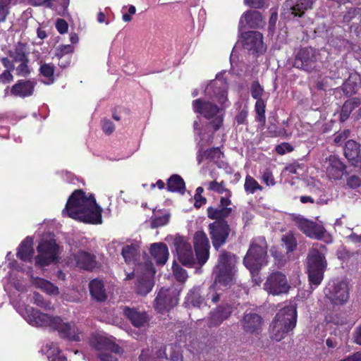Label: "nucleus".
<instances>
[{"instance_id": "f257e3e1", "label": "nucleus", "mask_w": 361, "mask_h": 361, "mask_svg": "<svg viewBox=\"0 0 361 361\" xmlns=\"http://www.w3.org/2000/svg\"><path fill=\"white\" fill-rule=\"evenodd\" d=\"M102 212L93 195L87 197L83 190H76L69 197L62 215L85 223L98 224L102 221Z\"/></svg>"}, {"instance_id": "f03ea898", "label": "nucleus", "mask_w": 361, "mask_h": 361, "mask_svg": "<svg viewBox=\"0 0 361 361\" xmlns=\"http://www.w3.org/2000/svg\"><path fill=\"white\" fill-rule=\"evenodd\" d=\"M23 317L33 326H49L56 330L61 338L73 341H79L81 339L82 332L75 324L65 322L60 317H51L31 307L25 308Z\"/></svg>"}, {"instance_id": "7ed1b4c3", "label": "nucleus", "mask_w": 361, "mask_h": 361, "mask_svg": "<svg viewBox=\"0 0 361 361\" xmlns=\"http://www.w3.org/2000/svg\"><path fill=\"white\" fill-rule=\"evenodd\" d=\"M297 323V310L294 305L281 308L276 314L270 325L271 338L280 341L293 331Z\"/></svg>"}, {"instance_id": "20e7f679", "label": "nucleus", "mask_w": 361, "mask_h": 361, "mask_svg": "<svg viewBox=\"0 0 361 361\" xmlns=\"http://www.w3.org/2000/svg\"><path fill=\"white\" fill-rule=\"evenodd\" d=\"M237 258L231 252L223 250L219 255L216 265L213 270L215 284L227 286L234 280L236 272Z\"/></svg>"}, {"instance_id": "39448f33", "label": "nucleus", "mask_w": 361, "mask_h": 361, "mask_svg": "<svg viewBox=\"0 0 361 361\" xmlns=\"http://www.w3.org/2000/svg\"><path fill=\"white\" fill-rule=\"evenodd\" d=\"M267 262V243L265 238L259 236L252 239L243 259L245 266L251 272H255Z\"/></svg>"}, {"instance_id": "423d86ee", "label": "nucleus", "mask_w": 361, "mask_h": 361, "mask_svg": "<svg viewBox=\"0 0 361 361\" xmlns=\"http://www.w3.org/2000/svg\"><path fill=\"white\" fill-rule=\"evenodd\" d=\"M326 247L316 243L310 250L307 257L308 277L311 285L318 286L323 280L326 262L323 250Z\"/></svg>"}, {"instance_id": "0eeeda50", "label": "nucleus", "mask_w": 361, "mask_h": 361, "mask_svg": "<svg viewBox=\"0 0 361 361\" xmlns=\"http://www.w3.org/2000/svg\"><path fill=\"white\" fill-rule=\"evenodd\" d=\"M90 343L97 351V356L100 361H118L117 355L121 353V348L106 337L93 334Z\"/></svg>"}, {"instance_id": "6e6552de", "label": "nucleus", "mask_w": 361, "mask_h": 361, "mask_svg": "<svg viewBox=\"0 0 361 361\" xmlns=\"http://www.w3.org/2000/svg\"><path fill=\"white\" fill-rule=\"evenodd\" d=\"M192 108L195 112L202 114L207 119H212L209 126L214 131L219 130L222 124L223 118L216 104L197 99L192 102Z\"/></svg>"}, {"instance_id": "1a4fd4ad", "label": "nucleus", "mask_w": 361, "mask_h": 361, "mask_svg": "<svg viewBox=\"0 0 361 361\" xmlns=\"http://www.w3.org/2000/svg\"><path fill=\"white\" fill-rule=\"evenodd\" d=\"M326 298L334 305H343L349 298V288L345 281L334 280L324 289Z\"/></svg>"}, {"instance_id": "9d476101", "label": "nucleus", "mask_w": 361, "mask_h": 361, "mask_svg": "<svg viewBox=\"0 0 361 361\" xmlns=\"http://www.w3.org/2000/svg\"><path fill=\"white\" fill-rule=\"evenodd\" d=\"M208 231L213 247L218 250L226 243L231 227L227 221H214L209 224Z\"/></svg>"}, {"instance_id": "9b49d317", "label": "nucleus", "mask_w": 361, "mask_h": 361, "mask_svg": "<svg viewBox=\"0 0 361 361\" xmlns=\"http://www.w3.org/2000/svg\"><path fill=\"white\" fill-rule=\"evenodd\" d=\"M38 255L35 258L36 264L44 267L50 264L57 257L59 245L56 240H42L37 246Z\"/></svg>"}, {"instance_id": "f8f14e48", "label": "nucleus", "mask_w": 361, "mask_h": 361, "mask_svg": "<svg viewBox=\"0 0 361 361\" xmlns=\"http://www.w3.org/2000/svg\"><path fill=\"white\" fill-rule=\"evenodd\" d=\"M173 243L178 261L183 266L193 267L197 259L195 257L190 243L185 238L179 235L174 238Z\"/></svg>"}, {"instance_id": "ddd939ff", "label": "nucleus", "mask_w": 361, "mask_h": 361, "mask_svg": "<svg viewBox=\"0 0 361 361\" xmlns=\"http://www.w3.org/2000/svg\"><path fill=\"white\" fill-rule=\"evenodd\" d=\"M179 292L174 288H162L154 300V307L159 312H164L174 307L178 302Z\"/></svg>"}, {"instance_id": "4468645a", "label": "nucleus", "mask_w": 361, "mask_h": 361, "mask_svg": "<svg viewBox=\"0 0 361 361\" xmlns=\"http://www.w3.org/2000/svg\"><path fill=\"white\" fill-rule=\"evenodd\" d=\"M231 197L224 196L220 198L216 206L209 207L207 209V216L215 221H226L235 212Z\"/></svg>"}, {"instance_id": "2eb2a0df", "label": "nucleus", "mask_w": 361, "mask_h": 361, "mask_svg": "<svg viewBox=\"0 0 361 361\" xmlns=\"http://www.w3.org/2000/svg\"><path fill=\"white\" fill-rule=\"evenodd\" d=\"M264 288L269 293L278 295L287 293L290 286L286 276L279 271L273 272L267 279L264 283Z\"/></svg>"}, {"instance_id": "dca6fc26", "label": "nucleus", "mask_w": 361, "mask_h": 361, "mask_svg": "<svg viewBox=\"0 0 361 361\" xmlns=\"http://www.w3.org/2000/svg\"><path fill=\"white\" fill-rule=\"evenodd\" d=\"M243 47L250 54L254 55L262 54L266 51L263 42V36L259 32L249 31L242 35Z\"/></svg>"}, {"instance_id": "f3484780", "label": "nucleus", "mask_w": 361, "mask_h": 361, "mask_svg": "<svg viewBox=\"0 0 361 361\" xmlns=\"http://www.w3.org/2000/svg\"><path fill=\"white\" fill-rule=\"evenodd\" d=\"M193 245L197 263L202 266L209 257L210 244L207 234L202 231H197L193 236Z\"/></svg>"}, {"instance_id": "a211bd4d", "label": "nucleus", "mask_w": 361, "mask_h": 361, "mask_svg": "<svg viewBox=\"0 0 361 361\" xmlns=\"http://www.w3.org/2000/svg\"><path fill=\"white\" fill-rule=\"evenodd\" d=\"M145 271L142 275H137V280L135 283L134 290L135 293L140 295L148 294L154 286L152 276L156 271L151 262H147L145 265Z\"/></svg>"}, {"instance_id": "6ab92c4d", "label": "nucleus", "mask_w": 361, "mask_h": 361, "mask_svg": "<svg viewBox=\"0 0 361 361\" xmlns=\"http://www.w3.org/2000/svg\"><path fill=\"white\" fill-rule=\"evenodd\" d=\"M294 221L300 231L307 237L322 240L326 235V232L324 228L312 221L300 216L295 217Z\"/></svg>"}, {"instance_id": "aec40b11", "label": "nucleus", "mask_w": 361, "mask_h": 361, "mask_svg": "<svg viewBox=\"0 0 361 361\" xmlns=\"http://www.w3.org/2000/svg\"><path fill=\"white\" fill-rule=\"evenodd\" d=\"M316 1L298 0L294 2L293 0H286L282 6L283 13L288 18L302 17L307 10L312 8V6Z\"/></svg>"}, {"instance_id": "412c9836", "label": "nucleus", "mask_w": 361, "mask_h": 361, "mask_svg": "<svg viewBox=\"0 0 361 361\" xmlns=\"http://www.w3.org/2000/svg\"><path fill=\"white\" fill-rule=\"evenodd\" d=\"M316 61L315 50L312 47H306L301 49L298 52L293 61V66L297 68L310 72L315 68Z\"/></svg>"}, {"instance_id": "4be33fe9", "label": "nucleus", "mask_w": 361, "mask_h": 361, "mask_svg": "<svg viewBox=\"0 0 361 361\" xmlns=\"http://www.w3.org/2000/svg\"><path fill=\"white\" fill-rule=\"evenodd\" d=\"M69 262L72 266L87 271H92L97 265L95 256L83 250L73 254L70 257Z\"/></svg>"}, {"instance_id": "5701e85b", "label": "nucleus", "mask_w": 361, "mask_h": 361, "mask_svg": "<svg viewBox=\"0 0 361 361\" xmlns=\"http://www.w3.org/2000/svg\"><path fill=\"white\" fill-rule=\"evenodd\" d=\"M344 155L353 166L357 168V172L361 174L360 146L355 141L350 140L344 147Z\"/></svg>"}, {"instance_id": "b1692460", "label": "nucleus", "mask_w": 361, "mask_h": 361, "mask_svg": "<svg viewBox=\"0 0 361 361\" xmlns=\"http://www.w3.org/2000/svg\"><path fill=\"white\" fill-rule=\"evenodd\" d=\"M326 164H327L326 166V176L330 179L340 180L343 177L345 166L338 157L335 155L329 156Z\"/></svg>"}, {"instance_id": "393cba45", "label": "nucleus", "mask_w": 361, "mask_h": 361, "mask_svg": "<svg viewBox=\"0 0 361 361\" xmlns=\"http://www.w3.org/2000/svg\"><path fill=\"white\" fill-rule=\"evenodd\" d=\"M140 255V243L137 240H128L123 246L121 255L126 264H135Z\"/></svg>"}, {"instance_id": "a878e982", "label": "nucleus", "mask_w": 361, "mask_h": 361, "mask_svg": "<svg viewBox=\"0 0 361 361\" xmlns=\"http://www.w3.org/2000/svg\"><path fill=\"white\" fill-rule=\"evenodd\" d=\"M231 313L232 308L228 305L217 307L214 311L210 312L207 319V326L209 327L219 326L231 316Z\"/></svg>"}, {"instance_id": "bb28decb", "label": "nucleus", "mask_w": 361, "mask_h": 361, "mask_svg": "<svg viewBox=\"0 0 361 361\" xmlns=\"http://www.w3.org/2000/svg\"><path fill=\"white\" fill-rule=\"evenodd\" d=\"M262 318L254 312L245 313L241 320L243 330L247 333H258L261 329Z\"/></svg>"}, {"instance_id": "cd10ccee", "label": "nucleus", "mask_w": 361, "mask_h": 361, "mask_svg": "<svg viewBox=\"0 0 361 361\" xmlns=\"http://www.w3.org/2000/svg\"><path fill=\"white\" fill-rule=\"evenodd\" d=\"M223 85V81H212L205 88V95L209 98H216L219 103L224 104L226 100V92Z\"/></svg>"}, {"instance_id": "c85d7f7f", "label": "nucleus", "mask_w": 361, "mask_h": 361, "mask_svg": "<svg viewBox=\"0 0 361 361\" xmlns=\"http://www.w3.org/2000/svg\"><path fill=\"white\" fill-rule=\"evenodd\" d=\"M36 82L31 80H20L13 85L11 94L14 97H27L32 95Z\"/></svg>"}, {"instance_id": "c756f323", "label": "nucleus", "mask_w": 361, "mask_h": 361, "mask_svg": "<svg viewBox=\"0 0 361 361\" xmlns=\"http://www.w3.org/2000/svg\"><path fill=\"white\" fill-rule=\"evenodd\" d=\"M123 312L132 324L136 327L145 326L148 323V317L144 312H138L134 308L128 307H125Z\"/></svg>"}, {"instance_id": "7c9ffc66", "label": "nucleus", "mask_w": 361, "mask_h": 361, "mask_svg": "<svg viewBox=\"0 0 361 361\" xmlns=\"http://www.w3.org/2000/svg\"><path fill=\"white\" fill-rule=\"evenodd\" d=\"M262 23V16L259 11H247L241 16L239 26L243 27L247 25L252 28H257L260 27Z\"/></svg>"}, {"instance_id": "2f4dec72", "label": "nucleus", "mask_w": 361, "mask_h": 361, "mask_svg": "<svg viewBox=\"0 0 361 361\" xmlns=\"http://www.w3.org/2000/svg\"><path fill=\"white\" fill-rule=\"evenodd\" d=\"M150 253L157 264L164 265L169 258V250L163 243H153L150 247Z\"/></svg>"}, {"instance_id": "473e14b6", "label": "nucleus", "mask_w": 361, "mask_h": 361, "mask_svg": "<svg viewBox=\"0 0 361 361\" xmlns=\"http://www.w3.org/2000/svg\"><path fill=\"white\" fill-rule=\"evenodd\" d=\"M197 147V161L199 165L201 164L204 160L214 161L220 159L222 154L219 147H212L204 150L202 145H198Z\"/></svg>"}, {"instance_id": "72a5a7b5", "label": "nucleus", "mask_w": 361, "mask_h": 361, "mask_svg": "<svg viewBox=\"0 0 361 361\" xmlns=\"http://www.w3.org/2000/svg\"><path fill=\"white\" fill-rule=\"evenodd\" d=\"M34 254L32 248V239L27 237L20 245L18 252L17 257L24 262L31 261Z\"/></svg>"}, {"instance_id": "f704fd0d", "label": "nucleus", "mask_w": 361, "mask_h": 361, "mask_svg": "<svg viewBox=\"0 0 361 361\" xmlns=\"http://www.w3.org/2000/svg\"><path fill=\"white\" fill-rule=\"evenodd\" d=\"M360 85V77L357 73L350 74L343 84V92L345 95L351 96L355 94Z\"/></svg>"}, {"instance_id": "c9c22d12", "label": "nucleus", "mask_w": 361, "mask_h": 361, "mask_svg": "<svg viewBox=\"0 0 361 361\" xmlns=\"http://www.w3.org/2000/svg\"><path fill=\"white\" fill-rule=\"evenodd\" d=\"M89 287L92 297L96 300L102 302L106 299V294L102 281L94 279L90 283Z\"/></svg>"}, {"instance_id": "e433bc0d", "label": "nucleus", "mask_w": 361, "mask_h": 361, "mask_svg": "<svg viewBox=\"0 0 361 361\" xmlns=\"http://www.w3.org/2000/svg\"><path fill=\"white\" fill-rule=\"evenodd\" d=\"M167 190L172 192H178L184 194L185 191V185L183 179L177 174L172 175L167 180Z\"/></svg>"}, {"instance_id": "4c0bfd02", "label": "nucleus", "mask_w": 361, "mask_h": 361, "mask_svg": "<svg viewBox=\"0 0 361 361\" xmlns=\"http://www.w3.org/2000/svg\"><path fill=\"white\" fill-rule=\"evenodd\" d=\"M32 282L37 288L42 290L49 295H56L59 293L57 286L44 279L32 277Z\"/></svg>"}, {"instance_id": "58836bf2", "label": "nucleus", "mask_w": 361, "mask_h": 361, "mask_svg": "<svg viewBox=\"0 0 361 361\" xmlns=\"http://www.w3.org/2000/svg\"><path fill=\"white\" fill-rule=\"evenodd\" d=\"M361 104L360 99L352 98L345 101L342 106L340 114L341 122H345L350 116L351 112Z\"/></svg>"}, {"instance_id": "ea45409f", "label": "nucleus", "mask_w": 361, "mask_h": 361, "mask_svg": "<svg viewBox=\"0 0 361 361\" xmlns=\"http://www.w3.org/2000/svg\"><path fill=\"white\" fill-rule=\"evenodd\" d=\"M39 72V75L45 78V80L44 81V84L51 85L54 82L55 66L54 64L50 63H42L41 61Z\"/></svg>"}, {"instance_id": "a19ab883", "label": "nucleus", "mask_w": 361, "mask_h": 361, "mask_svg": "<svg viewBox=\"0 0 361 361\" xmlns=\"http://www.w3.org/2000/svg\"><path fill=\"white\" fill-rule=\"evenodd\" d=\"M45 350L49 361H67L66 358L61 354L56 343L53 342L47 343Z\"/></svg>"}, {"instance_id": "79ce46f5", "label": "nucleus", "mask_w": 361, "mask_h": 361, "mask_svg": "<svg viewBox=\"0 0 361 361\" xmlns=\"http://www.w3.org/2000/svg\"><path fill=\"white\" fill-rule=\"evenodd\" d=\"M147 351H142L140 355V361H166L168 359V353H166V346H159L154 348V357L152 360H145V356Z\"/></svg>"}, {"instance_id": "37998d69", "label": "nucleus", "mask_w": 361, "mask_h": 361, "mask_svg": "<svg viewBox=\"0 0 361 361\" xmlns=\"http://www.w3.org/2000/svg\"><path fill=\"white\" fill-rule=\"evenodd\" d=\"M28 52L27 51V46L22 42H18L15 46V49L11 56L15 62L25 61L28 59Z\"/></svg>"}, {"instance_id": "c03bdc74", "label": "nucleus", "mask_w": 361, "mask_h": 361, "mask_svg": "<svg viewBox=\"0 0 361 361\" xmlns=\"http://www.w3.org/2000/svg\"><path fill=\"white\" fill-rule=\"evenodd\" d=\"M281 242L288 252L294 251L298 245L296 238L292 232L283 234L281 237Z\"/></svg>"}, {"instance_id": "a18cd8bd", "label": "nucleus", "mask_w": 361, "mask_h": 361, "mask_svg": "<svg viewBox=\"0 0 361 361\" xmlns=\"http://www.w3.org/2000/svg\"><path fill=\"white\" fill-rule=\"evenodd\" d=\"M203 302V298L196 289L191 290L185 298V302L188 305H192L193 307H200Z\"/></svg>"}, {"instance_id": "49530a36", "label": "nucleus", "mask_w": 361, "mask_h": 361, "mask_svg": "<svg viewBox=\"0 0 361 361\" xmlns=\"http://www.w3.org/2000/svg\"><path fill=\"white\" fill-rule=\"evenodd\" d=\"M265 109L266 102L264 100L256 101L255 104V119L262 125H264L266 122Z\"/></svg>"}, {"instance_id": "de8ad7c7", "label": "nucleus", "mask_w": 361, "mask_h": 361, "mask_svg": "<svg viewBox=\"0 0 361 361\" xmlns=\"http://www.w3.org/2000/svg\"><path fill=\"white\" fill-rule=\"evenodd\" d=\"M207 189L219 194L225 193V196L231 197V192L225 187L224 183L213 180L207 184Z\"/></svg>"}, {"instance_id": "09e8293b", "label": "nucleus", "mask_w": 361, "mask_h": 361, "mask_svg": "<svg viewBox=\"0 0 361 361\" xmlns=\"http://www.w3.org/2000/svg\"><path fill=\"white\" fill-rule=\"evenodd\" d=\"M244 188L247 194H254L257 190H262V187L250 176L245 177Z\"/></svg>"}, {"instance_id": "8fccbe9b", "label": "nucleus", "mask_w": 361, "mask_h": 361, "mask_svg": "<svg viewBox=\"0 0 361 361\" xmlns=\"http://www.w3.org/2000/svg\"><path fill=\"white\" fill-rule=\"evenodd\" d=\"M250 93L253 99L256 101H263V97L265 94L263 87L259 84L257 80L254 81L251 84Z\"/></svg>"}, {"instance_id": "3c124183", "label": "nucleus", "mask_w": 361, "mask_h": 361, "mask_svg": "<svg viewBox=\"0 0 361 361\" xmlns=\"http://www.w3.org/2000/svg\"><path fill=\"white\" fill-rule=\"evenodd\" d=\"M32 302L36 305L44 308L47 310H51L53 309V306L49 301H47L44 298L38 293L35 292L32 295Z\"/></svg>"}, {"instance_id": "603ef678", "label": "nucleus", "mask_w": 361, "mask_h": 361, "mask_svg": "<svg viewBox=\"0 0 361 361\" xmlns=\"http://www.w3.org/2000/svg\"><path fill=\"white\" fill-rule=\"evenodd\" d=\"M73 51V48L71 45H59L56 49L55 56L59 60L63 59L66 56H70L68 54Z\"/></svg>"}, {"instance_id": "864d4df0", "label": "nucleus", "mask_w": 361, "mask_h": 361, "mask_svg": "<svg viewBox=\"0 0 361 361\" xmlns=\"http://www.w3.org/2000/svg\"><path fill=\"white\" fill-rule=\"evenodd\" d=\"M170 215L165 214L162 216H154L152 219V227L158 228L166 225L169 221Z\"/></svg>"}, {"instance_id": "5fc2aeb1", "label": "nucleus", "mask_w": 361, "mask_h": 361, "mask_svg": "<svg viewBox=\"0 0 361 361\" xmlns=\"http://www.w3.org/2000/svg\"><path fill=\"white\" fill-rule=\"evenodd\" d=\"M20 64L16 68V74L18 76L25 77L30 73V68L28 66L29 59L25 61H18Z\"/></svg>"}, {"instance_id": "6e6d98bb", "label": "nucleus", "mask_w": 361, "mask_h": 361, "mask_svg": "<svg viewBox=\"0 0 361 361\" xmlns=\"http://www.w3.org/2000/svg\"><path fill=\"white\" fill-rule=\"evenodd\" d=\"M173 273L176 280L179 282H185L188 278L186 270L179 265L176 264L173 266Z\"/></svg>"}, {"instance_id": "4d7b16f0", "label": "nucleus", "mask_w": 361, "mask_h": 361, "mask_svg": "<svg viewBox=\"0 0 361 361\" xmlns=\"http://www.w3.org/2000/svg\"><path fill=\"white\" fill-rule=\"evenodd\" d=\"M169 351L166 361H183L182 354L176 347L170 345Z\"/></svg>"}, {"instance_id": "13d9d810", "label": "nucleus", "mask_w": 361, "mask_h": 361, "mask_svg": "<svg viewBox=\"0 0 361 361\" xmlns=\"http://www.w3.org/2000/svg\"><path fill=\"white\" fill-rule=\"evenodd\" d=\"M248 115V111L246 107L241 109L235 116V121L238 125H243L247 123V118Z\"/></svg>"}, {"instance_id": "bf43d9fd", "label": "nucleus", "mask_w": 361, "mask_h": 361, "mask_svg": "<svg viewBox=\"0 0 361 361\" xmlns=\"http://www.w3.org/2000/svg\"><path fill=\"white\" fill-rule=\"evenodd\" d=\"M276 152L279 154H284L286 152H290L293 150V147L287 142L278 145L275 148Z\"/></svg>"}, {"instance_id": "052dcab7", "label": "nucleus", "mask_w": 361, "mask_h": 361, "mask_svg": "<svg viewBox=\"0 0 361 361\" xmlns=\"http://www.w3.org/2000/svg\"><path fill=\"white\" fill-rule=\"evenodd\" d=\"M102 130L106 134L110 135L114 131L115 126L112 121L104 118L102 121Z\"/></svg>"}, {"instance_id": "680f3d73", "label": "nucleus", "mask_w": 361, "mask_h": 361, "mask_svg": "<svg viewBox=\"0 0 361 361\" xmlns=\"http://www.w3.org/2000/svg\"><path fill=\"white\" fill-rule=\"evenodd\" d=\"M219 284H215L214 282L213 286L209 288V292L207 294V298L210 299L214 303L217 302L219 300V294L216 292V286Z\"/></svg>"}, {"instance_id": "e2e57ef3", "label": "nucleus", "mask_w": 361, "mask_h": 361, "mask_svg": "<svg viewBox=\"0 0 361 361\" xmlns=\"http://www.w3.org/2000/svg\"><path fill=\"white\" fill-rule=\"evenodd\" d=\"M350 135V130H345L341 133H337L334 137V142L336 145H341L343 141H345Z\"/></svg>"}, {"instance_id": "0e129e2a", "label": "nucleus", "mask_w": 361, "mask_h": 361, "mask_svg": "<svg viewBox=\"0 0 361 361\" xmlns=\"http://www.w3.org/2000/svg\"><path fill=\"white\" fill-rule=\"evenodd\" d=\"M68 23L63 19H58L56 23V28L61 34H64L68 31Z\"/></svg>"}, {"instance_id": "69168bd1", "label": "nucleus", "mask_w": 361, "mask_h": 361, "mask_svg": "<svg viewBox=\"0 0 361 361\" xmlns=\"http://www.w3.org/2000/svg\"><path fill=\"white\" fill-rule=\"evenodd\" d=\"M245 5L255 8H262L265 4L264 0H244Z\"/></svg>"}, {"instance_id": "338daca9", "label": "nucleus", "mask_w": 361, "mask_h": 361, "mask_svg": "<svg viewBox=\"0 0 361 361\" xmlns=\"http://www.w3.org/2000/svg\"><path fill=\"white\" fill-rule=\"evenodd\" d=\"M360 184V179L356 176H351L347 180V185L351 188H357Z\"/></svg>"}, {"instance_id": "774afa93", "label": "nucleus", "mask_w": 361, "mask_h": 361, "mask_svg": "<svg viewBox=\"0 0 361 361\" xmlns=\"http://www.w3.org/2000/svg\"><path fill=\"white\" fill-rule=\"evenodd\" d=\"M262 180L267 184V185H274L275 184L273 175L268 170L264 171L262 175Z\"/></svg>"}]
</instances>
